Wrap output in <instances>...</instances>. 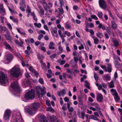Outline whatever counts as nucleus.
Instances as JSON below:
<instances>
[{
    "instance_id": "obj_1",
    "label": "nucleus",
    "mask_w": 122,
    "mask_h": 122,
    "mask_svg": "<svg viewBox=\"0 0 122 122\" xmlns=\"http://www.w3.org/2000/svg\"><path fill=\"white\" fill-rule=\"evenodd\" d=\"M32 107L26 108L25 109L26 112L30 114H34L37 109L40 107V104L38 103H35L32 104Z\"/></svg>"
},
{
    "instance_id": "obj_2",
    "label": "nucleus",
    "mask_w": 122,
    "mask_h": 122,
    "mask_svg": "<svg viewBox=\"0 0 122 122\" xmlns=\"http://www.w3.org/2000/svg\"><path fill=\"white\" fill-rule=\"evenodd\" d=\"M10 75L12 76L17 78L20 75V69L19 66L16 65L12 68L10 71Z\"/></svg>"
},
{
    "instance_id": "obj_3",
    "label": "nucleus",
    "mask_w": 122,
    "mask_h": 122,
    "mask_svg": "<svg viewBox=\"0 0 122 122\" xmlns=\"http://www.w3.org/2000/svg\"><path fill=\"white\" fill-rule=\"evenodd\" d=\"M9 84L8 78L6 75L2 71L0 72V84Z\"/></svg>"
},
{
    "instance_id": "obj_4",
    "label": "nucleus",
    "mask_w": 122,
    "mask_h": 122,
    "mask_svg": "<svg viewBox=\"0 0 122 122\" xmlns=\"http://www.w3.org/2000/svg\"><path fill=\"white\" fill-rule=\"evenodd\" d=\"M35 97L34 91L32 89L25 94L22 100L23 101H25V99L27 100H32Z\"/></svg>"
},
{
    "instance_id": "obj_5",
    "label": "nucleus",
    "mask_w": 122,
    "mask_h": 122,
    "mask_svg": "<svg viewBox=\"0 0 122 122\" xmlns=\"http://www.w3.org/2000/svg\"><path fill=\"white\" fill-rule=\"evenodd\" d=\"M11 120L12 122H23V120L21 117V114L19 111H17L13 116Z\"/></svg>"
},
{
    "instance_id": "obj_6",
    "label": "nucleus",
    "mask_w": 122,
    "mask_h": 122,
    "mask_svg": "<svg viewBox=\"0 0 122 122\" xmlns=\"http://www.w3.org/2000/svg\"><path fill=\"white\" fill-rule=\"evenodd\" d=\"M63 0H60V7L61 8H58V11H57V10H56L55 12H58V17L60 19H62L63 16L61 15L64 13V11L62 8V7L64 6H65L63 4Z\"/></svg>"
},
{
    "instance_id": "obj_7",
    "label": "nucleus",
    "mask_w": 122,
    "mask_h": 122,
    "mask_svg": "<svg viewBox=\"0 0 122 122\" xmlns=\"http://www.w3.org/2000/svg\"><path fill=\"white\" fill-rule=\"evenodd\" d=\"M38 96L39 97H42L43 94H46V92L45 91V87L42 88L39 86L36 87Z\"/></svg>"
},
{
    "instance_id": "obj_8",
    "label": "nucleus",
    "mask_w": 122,
    "mask_h": 122,
    "mask_svg": "<svg viewBox=\"0 0 122 122\" xmlns=\"http://www.w3.org/2000/svg\"><path fill=\"white\" fill-rule=\"evenodd\" d=\"M11 87L13 90L16 92H19L20 90V88L17 81L13 82L11 85Z\"/></svg>"
},
{
    "instance_id": "obj_9",
    "label": "nucleus",
    "mask_w": 122,
    "mask_h": 122,
    "mask_svg": "<svg viewBox=\"0 0 122 122\" xmlns=\"http://www.w3.org/2000/svg\"><path fill=\"white\" fill-rule=\"evenodd\" d=\"M11 112V111L9 109H7L5 111L3 116L4 119L5 120L9 119Z\"/></svg>"
},
{
    "instance_id": "obj_10",
    "label": "nucleus",
    "mask_w": 122,
    "mask_h": 122,
    "mask_svg": "<svg viewBox=\"0 0 122 122\" xmlns=\"http://www.w3.org/2000/svg\"><path fill=\"white\" fill-rule=\"evenodd\" d=\"M100 7L102 9H106L107 5L104 0H99L98 1Z\"/></svg>"
},
{
    "instance_id": "obj_11",
    "label": "nucleus",
    "mask_w": 122,
    "mask_h": 122,
    "mask_svg": "<svg viewBox=\"0 0 122 122\" xmlns=\"http://www.w3.org/2000/svg\"><path fill=\"white\" fill-rule=\"evenodd\" d=\"M51 32L52 35L54 36L56 38L58 37V35L57 33V28L56 27L54 28H51Z\"/></svg>"
},
{
    "instance_id": "obj_12",
    "label": "nucleus",
    "mask_w": 122,
    "mask_h": 122,
    "mask_svg": "<svg viewBox=\"0 0 122 122\" xmlns=\"http://www.w3.org/2000/svg\"><path fill=\"white\" fill-rule=\"evenodd\" d=\"M111 40L114 46L115 47H117L119 44V41L117 39L115 38H112Z\"/></svg>"
},
{
    "instance_id": "obj_13",
    "label": "nucleus",
    "mask_w": 122,
    "mask_h": 122,
    "mask_svg": "<svg viewBox=\"0 0 122 122\" xmlns=\"http://www.w3.org/2000/svg\"><path fill=\"white\" fill-rule=\"evenodd\" d=\"M107 67L105 68V71L106 72H108L109 73H110L112 71V66L111 64L110 63L107 64Z\"/></svg>"
},
{
    "instance_id": "obj_14",
    "label": "nucleus",
    "mask_w": 122,
    "mask_h": 122,
    "mask_svg": "<svg viewBox=\"0 0 122 122\" xmlns=\"http://www.w3.org/2000/svg\"><path fill=\"white\" fill-rule=\"evenodd\" d=\"M6 60L8 61H11L12 60L13 56L11 54H9L5 56Z\"/></svg>"
},
{
    "instance_id": "obj_15",
    "label": "nucleus",
    "mask_w": 122,
    "mask_h": 122,
    "mask_svg": "<svg viewBox=\"0 0 122 122\" xmlns=\"http://www.w3.org/2000/svg\"><path fill=\"white\" fill-rule=\"evenodd\" d=\"M103 98L102 95L101 94H99L97 96V101L99 102H101Z\"/></svg>"
},
{
    "instance_id": "obj_16",
    "label": "nucleus",
    "mask_w": 122,
    "mask_h": 122,
    "mask_svg": "<svg viewBox=\"0 0 122 122\" xmlns=\"http://www.w3.org/2000/svg\"><path fill=\"white\" fill-rule=\"evenodd\" d=\"M58 33L60 35V37L61 38L62 40V42L63 43L65 41L64 37H66V35L63 34H61V30H59L58 31Z\"/></svg>"
},
{
    "instance_id": "obj_17",
    "label": "nucleus",
    "mask_w": 122,
    "mask_h": 122,
    "mask_svg": "<svg viewBox=\"0 0 122 122\" xmlns=\"http://www.w3.org/2000/svg\"><path fill=\"white\" fill-rule=\"evenodd\" d=\"M58 95L59 96H60L61 95L63 96L66 93V90L65 89H63L62 90L59 92H57Z\"/></svg>"
},
{
    "instance_id": "obj_18",
    "label": "nucleus",
    "mask_w": 122,
    "mask_h": 122,
    "mask_svg": "<svg viewBox=\"0 0 122 122\" xmlns=\"http://www.w3.org/2000/svg\"><path fill=\"white\" fill-rule=\"evenodd\" d=\"M4 46H5L6 49H8L11 51H12L13 49L11 47L10 45L8 44L7 43L4 42L3 43Z\"/></svg>"
},
{
    "instance_id": "obj_19",
    "label": "nucleus",
    "mask_w": 122,
    "mask_h": 122,
    "mask_svg": "<svg viewBox=\"0 0 122 122\" xmlns=\"http://www.w3.org/2000/svg\"><path fill=\"white\" fill-rule=\"evenodd\" d=\"M40 120L41 122H48L46 117L43 115L40 116Z\"/></svg>"
},
{
    "instance_id": "obj_20",
    "label": "nucleus",
    "mask_w": 122,
    "mask_h": 122,
    "mask_svg": "<svg viewBox=\"0 0 122 122\" xmlns=\"http://www.w3.org/2000/svg\"><path fill=\"white\" fill-rule=\"evenodd\" d=\"M50 119L51 122H56L58 121V119L54 115L50 116Z\"/></svg>"
},
{
    "instance_id": "obj_21",
    "label": "nucleus",
    "mask_w": 122,
    "mask_h": 122,
    "mask_svg": "<svg viewBox=\"0 0 122 122\" xmlns=\"http://www.w3.org/2000/svg\"><path fill=\"white\" fill-rule=\"evenodd\" d=\"M113 95L115 96L114 98L116 102H117L120 100V98L119 97L118 94L117 92L114 93V94H113Z\"/></svg>"
},
{
    "instance_id": "obj_22",
    "label": "nucleus",
    "mask_w": 122,
    "mask_h": 122,
    "mask_svg": "<svg viewBox=\"0 0 122 122\" xmlns=\"http://www.w3.org/2000/svg\"><path fill=\"white\" fill-rule=\"evenodd\" d=\"M19 40H20V42H18L17 40H16L15 41V43L17 45H18L20 46H22V45L23 44L24 42L20 38Z\"/></svg>"
},
{
    "instance_id": "obj_23",
    "label": "nucleus",
    "mask_w": 122,
    "mask_h": 122,
    "mask_svg": "<svg viewBox=\"0 0 122 122\" xmlns=\"http://www.w3.org/2000/svg\"><path fill=\"white\" fill-rule=\"evenodd\" d=\"M112 27L114 30L116 29L117 28V25L114 21L112 22Z\"/></svg>"
},
{
    "instance_id": "obj_24",
    "label": "nucleus",
    "mask_w": 122,
    "mask_h": 122,
    "mask_svg": "<svg viewBox=\"0 0 122 122\" xmlns=\"http://www.w3.org/2000/svg\"><path fill=\"white\" fill-rule=\"evenodd\" d=\"M6 39L9 42L11 40H12L13 38L8 33L7 35H4Z\"/></svg>"
},
{
    "instance_id": "obj_25",
    "label": "nucleus",
    "mask_w": 122,
    "mask_h": 122,
    "mask_svg": "<svg viewBox=\"0 0 122 122\" xmlns=\"http://www.w3.org/2000/svg\"><path fill=\"white\" fill-rule=\"evenodd\" d=\"M54 44L53 42H50L49 45V49H55V47L54 46Z\"/></svg>"
},
{
    "instance_id": "obj_26",
    "label": "nucleus",
    "mask_w": 122,
    "mask_h": 122,
    "mask_svg": "<svg viewBox=\"0 0 122 122\" xmlns=\"http://www.w3.org/2000/svg\"><path fill=\"white\" fill-rule=\"evenodd\" d=\"M30 84V82L29 80L27 81H24L22 83L23 87L25 88L28 86Z\"/></svg>"
},
{
    "instance_id": "obj_27",
    "label": "nucleus",
    "mask_w": 122,
    "mask_h": 122,
    "mask_svg": "<svg viewBox=\"0 0 122 122\" xmlns=\"http://www.w3.org/2000/svg\"><path fill=\"white\" fill-rule=\"evenodd\" d=\"M102 77L104 80L105 79L106 81L110 80L111 79V76L107 75L104 76Z\"/></svg>"
},
{
    "instance_id": "obj_28",
    "label": "nucleus",
    "mask_w": 122,
    "mask_h": 122,
    "mask_svg": "<svg viewBox=\"0 0 122 122\" xmlns=\"http://www.w3.org/2000/svg\"><path fill=\"white\" fill-rule=\"evenodd\" d=\"M116 80L115 79H114V80H112L111 82L109 83V87L110 88H112L114 87V82Z\"/></svg>"
},
{
    "instance_id": "obj_29",
    "label": "nucleus",
    "mask_w": 122,
    "mask_h": 122,
    "mask_svg": "<svg viewBox=\"0 0 122 122\" xmlns=\"http://www.w3.org/2000/svg\"><path fill=\"white\" fill-rule=\"evenodd\" d=\"M78 99L80 104L81 105L83 104V100L82 97L81 96H79Z\"/></svg>"
},
{
    "instance_id": "obj_30",
    "label": "nucleus",
    "mask_w": 122,
    "mask_h": 122,
    "mask_svg": "<svg viewBox=\"0 0 122 122\" xmlns=\"http://www.w3.org/2000/svg\"><path fill=\"white\" fill-rule=\"evenodd\" d=\"M36 30L37 31V33L39 34L41 33L43 34L44 35L46 34L45 32L43 30H39L37 29H36Z\"/></svg>"
},
{
    "instance_id": "obj_31",
    "label": "nucleus",
    "mask_w": 122,
    "mask_h": 122,
    "mask_svg": "<svg viewBox=\"0 0 122 122\" xmlns=\"http://www.w3.org/2000/svg\"><path fill=\"white\" fill-rule=\"evenodd\" d=\"M89 119L93 120H98V119L95 116L93 115H90L89 117Z\"/></svg>"
},
{
    "instance_id": "obj_32",
    "label": "nucleus",
    "mask_w": 122,
    "mask_h": 122,
    "mask_svg": "<svg viewBox=\"0 0 122 122\" xmlns=\"http://www.w3.org/2000/svg\"><path fill=\"white\" fill-rule=\"evenodd\" d=\"M91 105L92 106H95V107L97 109H99V106L97 103L96 102H94L91 103Z\"/></svg>"
},
{
    "instance_id": "obj_33",
    "label": "nucleus",
    "mask_w": 122,
    "mask_h": 122,
    "mask_svg": "<svg viewBox=\"0 0 122 122\" xmlns=\"http://www.w3.org/2000/svg\"><path fill=\"white\" fill-rule=\"evenodd\" d=\"M96 34L97 36L100 39L102 37L103 34L102 33L98 32L97 33H96Z\"/></svg>"
},
{
    "instance_id": "obj_34",
    "label": "nucleus",
    "mask_w": 122,
    "mask_h": 122,
    "mask_svg": "<svg viewBox=\"0 0 122 122\" xmlns=\"http://www.w3.org/2000/svg\"><path fill=\"white\" fill-rule=\"evenodd\" d=\"M85 86L88 89H90V84L87 81H85Z\"/></svg>"
},
{
    "instance_id": "obj_35",
    "label": "nucleus",
    "mask_w": 122,
    "mask_h": 122,
    "mask_svg": "<svg viewBox=\"0 0 122 122\" xmlns=\"http://www.w3.org/2000/svg\"><path fill=\"white\" fill-rule=\"evenodd\" d=\"M94 77L96 81L97 82L99 77L96 73H94Z\"/></svg>"
},
{
    "instance_id": "obj_36",
    "label": "nucleus",
    "mask_w": 122,
    "mask_h": 122,
    "mask_svg": "<svg viewBox=\"0 0 122 122\" xmlns=\"http://www.w3.org/2000/svg\"><path fill=\"white\" fill-rule=\"evenodd\" d=\"M98 27L100 29L101 28L103 30L106 29L105 26L103 25L101 23L99 25Z\"/></svg>"
},
{
    "instance_id": "obj_37",
    "label": "nucleus",
    "mask_w": 122,
    "mask_h": 122,
    "mask_svg": "<svg viewBox=\"0 0 122 122\" xmlns=\"http://www.w3.org/2000/svg\"><path fill=\"white\" fill-rule=\"evenodd\" d=\"M34 25L36 27L39 28H41V25L40 23H34Z\"/></svg>"
},
{
    "instance_id": "obj_38",
    "label": "nucleus",
    "mask_w": 122,
    "mask_h": 122,
    "mask_svg": "<svg viewBox=\"0 0 122 122\" xmlns=\"http://www.w3.org/2000/svg\"><path fill=\"white\" fill-rule=\"evenodd\" d=\"M40 63L41 64V67L43 68H45L46 67V64L44 63L42 61H40Z\"/></svg>"
},
{
    "instance_id": "obj_39",
    "label": "nucleus",
    "mask_w": 122,
    "mask_h": 122,
    "mask_svg": "<svg viewBox=\"0 0 122 122\" xmlns=\"http://www.w3.org/2000/svg\"><path fill=\"white\" fill-rule=\"evenodd\" d=\"M106 30V32L109 34H110L111 33V32L110 28L109 27H107Z\"/></svg>"
},
{
    "instance_id": "obj_40",
    "label": "nucleus",
    "mask_w": 122,
    "mask_h": 122,
    "mask_svg": "<svg viewBox=\"0 0 122 122\" xmlns=\"http://www.w3.org/2000/svg\"><path fill=\"white\" fill-rule=\"evenodd\" d=\"M63 34L66 35L67 36L69 37L71 35V33L69 32H68L67 31H65L63 32Z\"/></svg>"
},
{
    "instance_id": "obj_41",
    "label": "nucleus",
    "mask_w": 122,
    "mask_h": 122,
    "mask_svg": "<svg viewBox=\"0 0 122 122\" xmlns=\"http://www.w3.org/2000/svg\"><path fill=\"white\" fill-rule=\"evenodd\" d=\"M7 29L5 27H3L2 26H0V30L3 31H5Z\"/></svg>"
},
{
    "instance_id": "obj_42",
    "label": "nucleus",
    "mask_w": 122,
    "mask_h": 122,
    "mask_svg": "<svg viewBox=\"0 0 122 122\" xmlns=\"http://www.w3.org/2000/svg\"><path fill=\"white\" fill-rule=\"evenodd\" d=\"M98 17L100 18H102L103 16V13L101 12H98Z\"/></svg>"
},
{
    "instance_id": "obj_43",
    "label": "nucleus",
    "mask_w": 122,
    "mask_h": 122,
    "mask_svg": "<svg viewBox=\"0 0 122 122\" xmlns=\"http://www.w3.org/2000/svg\"><path fill=\"white\" fill-rule=\"evenodd\" d=\"M0 12L1 13H2L3 15H4L5 14V11L4 8L0 10Z\"/></svg>"
},
{
    "instance_id": "obj_44",
    "label": "nucleus",
    "mask_w": 122,
    "mask_h": 122,
    "mask_svg": "<svg viewBox=\"0 0 122 122\" xmlns=\"http://www.w3.org/2000/svg\"><path fill=\"white\" fill-rule=\"evenodd\" d=\"M23 7H22L21 6L20 7V9L22 11H25V10L24 8L25 7V4H23Z\"/></svg>"
},
{
    "instance_id": "obj_45",
    "label": "nucleus",
    "mask_w": 122,
    "mask_h": 122,
    "mask_svg": "<svg viewBox=\"0 0 122 122\" xmlns=\"http://www.w3.org/2000/svg\"><path fill=\"white\" fill-rule=\"evenodd\" d=\"M59 62L60 63L61 65H62L65 63L66 61L64 60H60L59 61Z\"/></svg>"
},
{
    "instance_id": "obj_46",
    "label": "nucleus",
    "mask_w": 122,
    "mask_h": 122,
    "mask_svg": "<svg viewBox=\"0 0 122 122\" xmlns=\"http://www.w3.org/2000/svg\"><path fill=\"white\" fill-rule=\"evenodd\" d=\"M94 42L95 44H97L98 43L99 41L98 39L97 38H95L94 39Z\"/></svg>"
},
{
    "instance_id": "obj_47",
    "label": "nucleus",
    "mask_w": 122,
    "mask_h": 122,
    "mask_svg": "<svg viewBox=\"0 0 122 122\" xmlns=\"http://www.w3.org/2000/svg\"><path fill=\"white\" fill-rule=\"evenodd\" d=\"M31 9L30 6L27 5V9L26 10V12H28V13H30V12Z\"/></svg>"
},
{
    "instance_id": "obj_48",
    "label": "nucleus",
    "mask_w": 122,
    "mask_h": 122,
    "mask_svg": "<svg viewBox=\"0 0 122 122\" xmlns=\"http://www.w3.org/2000/svg\"><path fill=\"white\" fill-rule=\"evenodd\" d=\"M38 81L41 84H43L44 83V81L43 79L41 78H40L39 79Z\"/></svg>"
},
{
    "instance_id": "obj_49",
    "label": "nucleus",
    "mask_w": 122,
    "mask_h": 122,
    "mask_svg": "<svg viewBox=\"0 0 122 122\" xmlns=\"http://www.w3.org/2000/svg\"><path fill=\"white\" fill-rule=\"evenodd\" d=\"M33 73L34 74L35 76L36 77H37L39 74L38 73V72L36 71L35 70L33 72Z\"/></svg>"
},
{
    "instance_id": "obj_50",
    "label": "nucleus",
    "mask_w": 122,
    "mask_h": 122,
    "mask_svg": "<svg viewBox=\"0 0 122 122\" xmlns=\"http://www.w3.org/2000/svg\"><path fill=\"white\" fill-rule=\"evenodd\" d=\"M91 17L93 19L96 20H97L98 19L97 17L95 15H91Z\"/></svg>"
},
{
    "instance_id": "obj_51",
    "label": "nucleus",
    "mask_w": 122,
    "mask_h": 122,
    "mask_svg": "<svg viewBox=\"0 0 122 122\" xmlns=\"http://www.w3.org/2000/svg\"><path fill=\"white\" fill-rule=\"evenodd\" d=\"M43 35L42 34H40L38 36V40L39 41H40L41 39L43 37Z\"/></svg>"
},
{
    "instance_id": "obj_52",
    "label": "nucleus",
    "mask_w": 122,
    "mask_h": 122,
    "mask_svg": "<svg viewBox=\"0 0 122 122\" xmlns=\"http://www.w3.org/2000/svg\"><path fill=\"white\" fill-rule=\"evenodd\" d=\"M29 69L30 71L32 72H33L35 71V70L33 69L32 66H30L29 68Z\"/></svg>"
},
{
    "instance_id": "obj_53",
    "label": "nucleus",
    "mask_w": 122,
    "mask_h": 122,
    "mask_svg": "<svg viewBox=\"0 0 122 122\" xmlns=\"http://www.w3.org/2000/svg\"><path fill=\"white\" fill-rule=\"evenodd\" d=\"M81 72L82 73H84L85 74H87V71L85 70H84L82 69L80 70Z\"/></svg>"
},
{
    "instance_id": "obj_54",
    "label": "nucleus",
    "mask_w": 122,
    "mask_h": 122,
    "mask_svg": "<svg viewBox=\"0 0 122 122\" xmlns=\"http://www.w3.org/2000/svg\"><path fill=\"white\" fill-rule=\"evenodd\" d=\"M44 28L46 30H47L48 32H49V31L48 29L47 25L44 24Z\"/></svg>"
},
{
    "instance_id": "obj_55",
    "label": "nucleus",
    "mask_w": 122,
    "mask_h": 122,
    "mask_svg": "<svg viewBox=\"0 0 122 122\" xmlns=\"http://www.w3.org/2000/svg\"><path fill=\"white\" fill-rule=\"evenodd\" d=\"M89 32L90 33V36H92L93 35H94V32L93 30H91L89 31Z\"/></svg>"
},
{
    "instance_id": "obj_56",
    "label": "nucleus",
    "mask_w": 122,
    "mask_h": 122,
    "mask_svg": "<svg viewBox=\"0 0 122 122\" xmlns=\"http://www.w3.org/2000/svg\"><path fill=\"white\" fill-rule=\"evenodd\" d=\"M78 48L79 50H81L82 49H84V47L83 45L81 44L80 45V46L78 47Z\"/></svg>"
},
{
    "instance_id": "obj_57",
    "label": "nucleus",
    "mask_w": 122,
    "mask_h": 122,
    "mask_svg": "<svg viewBox=\"0 0 122 122\" xmlns=\"http://www.w3.org/2000/svg\"><path fill=\"white\" fill-rule=\"evenodd\" d=\"M44 1L42 2V4L44 8L46 7V5L47 4V3L45 1Z\"/></svg>"
},
{
    "instance_id": "obj_58",
    "label": "nucleus",
    "mask_w": 122,
    "mask_h": 122,
    "mask_svg": "<svg viewBox=\"0 0 122 122\" xmlns=\"http://www.w3.org/2000/svg\"><path fill=\"white\" fill-rule=\"evenodd\" d=\"M47 110L50 112L53 111V109L52 108L50 107H47Z\"/></svg>"
},
{
    "instance_id": "obj_59",
    "label": "nucleus",
    "mask_w": 122,
    "mask_h": 122,
    "mask_svg": "<svg viewBox=\"0 0 122 122\" xmlns=\"http://www.w3.org/2000/svg\"><path fill=\"white\" fill-rule=\"evenodd\" d=\"M56 56V53H54L50 56V57L52 59L55 58Z\"/></svg>"
},
{
    "instance_id": "obj_60",
    "label": "nucleus",
    "mask_w": 122,
    "mask_h": 122,
    "mask_svg": "<svg viewBox=\"0 0 122 122\" xmlns=\"http://www.w3.org/2000/svg\"><path fill=\"white\" fill-rule=\"evenodd\" d=\"M64 101L66 102H68L69 101V99L68 98L66 97H65L64 99Z\"/></svg>"
},
{
    "instance_id": "obj_61",
    "label": "nucleus",
    "mask_w": 122,
    "mask_h": 122,
    "mask_svg": "<svg viewBox=\"0 0 122 122\" xmlns=\"http://www.w3.org/2000/svg\"><path fill=\"white\" fill-rule=\"evenodd\" d=\"M40 11L41 13V15H44V10L42 9H40Z\"/></svg>"
},
{
    "instance_id": "obj_62",
    "label": "nucleus",
    "mask_w": 122,
    "mask_h": 122,
    "mask_svg": "<svg viewBox=\"0 0 122 122\" xmlns=\"http://www.w3.org/2000/svg\"><path fill=\"white\" fill-rule=\"evenodd\" d=\"M102 85L104 88H107V86L106 83L102 82Z\"/></svg>"
},
{
    "instance_id": "obj_63",
    "label": "nucleus",
    "mask_w": 122,
    "mask_h": 122,
    "mask_svg": "<svg viewBox=\"0 0 122 122\" xmlns=\"http://www.w3.org/2000/svg\"><path fill=\"white\" fill-rule=\"evenodd\" d=\"M40 49L41 50L44 51H46V49L43 46H41L40 47Z\"/></svg>"
},
{
    "instance_id": "obj_64",
    "label": "nucleus",
    "mask_w": 122,
    "mask_h": 122,
    "mask_svg": "<svg viewBox=\"0 0 122 122\" xmlns=\"http://www.w3.org/2000/svg\"><path fill=\"white\" fill-rule=\"evenodd\" d=\"M94 26L93 24L92 23H89V27L90 28H92L94 27Z\"/></svg>"
}]
</instances>
